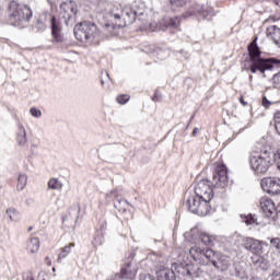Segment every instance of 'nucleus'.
Here are the masks:
<instances>
[{
  "label": "nucleus",
  "mask_w": 280,
  "mask_h": 280,
  "mask_svg": "<svg viewBox=\"0 0 280 280\" xmlns=\"http://www.w3.org/2000/svg\"><path fill=\"white\" fill-rule=\"evenodd\" d=\"M249 165L255 174H266L272 165V148L264 147L249 155Z\"/></svg>",
  "instance_id": "obj_5"
},
{
  "label": "nucleus",
  "mask_w": 280,
  "mask_h": 280,
  "mask_svg": "<svg viewBox=\"0 0 280 280\" xmlns=\"http://www.w3.org/2000/svg\"><path fill=\"white\" fill-rule=\"evenodd\" d=\"M271 159H272V163H276L277 168L279 170L280 168V150H278L276 153H273L272 151Z\"/></svg>",
  "instance_id": "obj_31"
},
{
  "label": "nucleus",
  "mask_w": 280,
  "mask_h": 280,
  "mask_svg": "<svg viewBox=\"0 0 280 280\" xmlns=\"http://www.w3.org/2000/svg\"><path fill=\"white\" fill-rule=\"evenodd\" d=\"M260 185L267 194H271V196H280L279 177H265L261 179Z\"/></svg>",
  "instance_id": "obj_14"
},
{
  "label": "nucleus",
  "mask_w": 280,
  "mask_h": 280,
  "mask_svg": "<svg viewBox=\"0 0 280 280\" xmlns=\"http://www.w3.org/2000/svg\"><path fill=\"white\" fill-rule=\"evenodd\" d=\"M148 9L145 3L141 1H135L129 7L122 8L121 4H113L107 10V19L109 23L105 24L107 27L114 30H121L132 25L135 21H141L143 30H150V32H161V22H148Z\"/></svg>",
  "instance_id": "obj_1"
},
{
  "label": "nucleus",
  "mask_w": 280,
  "mask_h": 280,
  "mask_svg": "<svg viewBox=\"0 0 280 280\" xmlns=\"http://www.w3.org/2000/svg\"><path fill=\"white\" fill-rule=\"evenodd\" d=\"M60 14L67 27L73 26L75 23V14H78V5L73 1L62 2L60 4Z\"/></svg>",
  "instance_id": "obj_11"
},
{
  "label": "nucleus",
  "mask_w": 280,
  "mask_h": 280,
  "mask_svg": "<svg viewBox=\"0 0 280 280\" xmlns=\"http://www.w3.org/2000/svg\"><path fill=\"white\" fill-rule=\"evenodd\" d=\"M52 271L56 272V267L52 268Z\"/></svg>",
  "instance_id": "obj_47"
},
{
  "label": "nucleus",
  "mask_w": 280,
  "mask_h": 280,
  "mask_svg": "<svg viewBox=\"0 0 280 280\" xmlns=\"http://www.w3.org/2000/svg\"><path fill=\"white\" fill-rule=\"evenodd\" d=\"M74 246H75V243H70L69 245L65 246V247L61 249V252H60V254H59V256H58V259H57L58 264H60V260H61V259H65V258L69 257V255L71 254V249H72Z\"/></svg>",
  "instance_id": "obj_23"
},
{
  "label": "nucleus",
  "mask_w": 280,
  "mask_h": 280,
  "mask_svg": "<svg viewBox=\"0 0 280 280\" xmlns=\"http://www.w3.org/2000/svg\"><path fill=\"white\" fill-rule=\"evenodd\" d=\"M272 80H273V84L276 85V88L280 89V72L275 74Z\"/></svg>",
  "instance_id": "obj_35"
},
{
  "label": "nucleus",
  "mask_w": 280,
  "mask_h": 280,
  "mask_svg": "<svg viewBox=\"0 0 280 280\" xmlns=\"http://www.w3.org/2000/svg\"><path fill=\"white\" fill-rule=\"evenodd\" d=\"M45 261H46L47 266H51V260H49V257H46Z\"/></svg>",
  "instance_id": "obj_42"
},
{
  "label": "nucleus",
  "mask_w": 280,
  "mask_h": 280,
  "mask_svg": "<svg viewBox=\"0 0 280 280\" xmlns=\"http://www.w3.org/2000/svg\"><path fill=\"white\" fill-rule=\"evenodd\" d=\"M270 102H269V100L266 97V96H264L262 97V106H265V108H268V106H270Z\"/></svg>",
  "instance_id": "obj_38"
},
{
  "label": "nucleus",
  "mask_w": 280,
  "mask_h": 280,
  "mask_svg": "<svg viewBox=\"0 0 280 280\" xmlns=\"http://www.w3.org/2000/svg\"><path fill=\"white\" fill-rule=\"evenodd\" d=\"M271 280H280V269H276L271 275Z\"/></svg>",
  "instance_id": "obj_37"
},
{
  "label": "nucleus",
  "mask_w": 280,
  "mask_h": 280,
  "mask_svg": "<svg viewBox=\"0 0 280 280\" xmlns=\"http://www.w3.org/2000/svg\"><path fill=\"white\" fill-rule=\"evenodd\" d=\"M106 198H113L114 207L115 209H117V211H119V213H126V211H128V207H130V202L119 197L117 190H112L109 194L106 195Z\"/></svg>",
  "instance_id": "obj_15"
},
{
  "label": "nucleus",
  "mask_w": 280,
  "mask_h": 280,
  "mask_svg": "<svg viewBox=\"0 0 280 280\" xmlns=\"http://www.w3.org/2000/svg\"><path fill=\"white\" fill-rule=\"evenodd\" d=\"M24 280H34V278L32 276H27Z\"/></svg>",
  "instance_id": "obj_43"
},
{
  "label": "nucleus",
  "mask_w": 280,
  "mask_h": 280,
  "mask_svg": "<svg viewBox=\"0 0 280 280\" xmlns=\"http://www.w3.org/2000/svg\"><path fill=\"white\" fill-rule=\"evenodd\" d=\"M48 189L60 191L62 189V182L56 177L50 178L48 180Z\"/></svg>",
  "instance_id": "obj_25"
},
{
  "label": "nucleus",
  "mask_w": 280,
  "mask_h": 280,
  "mask_svg": "<svg viewBox=\"0 0 280 280\" xmlns=\"http://www.w3.org/2000/svg\"><path fill=\"white\" fill-rule=\"evenodd\" d=\"M249 80L253 81V75H249Z\"/></svg>",
  "instance_id": "obj_45"
},
{
  "label": "nucleus",
  "mask_w": 280,
  "mask_h": 280,
  "mask_svg": "<svg viewBox=\"0 0 280 280\" xmlns=\"http://www.w3.org/2000/svg\"><path fill=\"white\" fill-rule=\"evenodd\" d=\"M270 245L272 246V248H276V250L280 253V238L279 237L270 238Z\"/></svg>",
  "instance_id": "obj_33"
},
{
  "label": "nucleus",
  "mask_w": 280,
  "mask_h": 280,
  "mask_svg": "<svg viewBox=\"0 0 280 280\" xmlns=\"http://www.w3.org/2000/svg\"><path fill=\"white\" fill-rule=\"evenodd\" d=\"M260 207L265 218H272L277 213V206L272 199L261 198L260 199Z\"/></svg>",
  "instance_id": "obj_18"
},
{
  "label": "nucleus",
  "mask_w": 280,
  "mask_h": 280,
  "mask_svg": "<svg viewBox=\"0 0 280 280\" xmlns=\"http://www.w3.org/2000/svg\"><path fill=\"white\" fill-rule=\"evenodd\" d=\"M241 218L243 219V222H245V224L247 226H250V225H255L256 226H259V221L257 220V217H255V214H242Z\"/></svg>",
  "instance_id": "obj_22"
},
{
  "label": "nucleus",
  "mask_w": 280,
  "mask_h": 280,
  "mask_svg": "<svg viewBox=\"0 0 280 280\" xmlns=\"http://www.w3.org/2000/svg\"><path fill=\"white\" fill-rule=\"evenodd\" d=\"M51 23V35L54 43H62L65 40V36L62 35V25L60 21L56 20V16L50 19Z\"/></svg>",
  "instance_id": "obj_17"
},
{
  "label": "nucleus",
  "mask_w": 280,
  "mask_h": 280,
  "mask_svg": "<svg viewBox=\"0 0 280 280\" xmlns=\"http://www.w3.org/2000/svg\"><path fill=\"white\" fill-rule=\"evenodd\" d=\"M198 132H200V129H198V127L194 128L192 137H196V135H198Z\"/></svg>",
  "instance_id": "obj_40"
},
{
  "label": "nucleus",
  "mask_w": 280,
  "mask_h": 280,
  "mask_svg": "<svg viewBox=\"0 0 280 280\" xmlns=\"http://www.w3.org/2000/svg\"><path fill=\"white\" fill-rule=\"evenodd\" d=\"M153 102H159V92H155L154 96L152 97Z\"/></svg>",
  "instance_id": "obj_39"
},
{
  "label": "nucleus",
  "mask_w": 280,
  "mask_h": 280,
  "mask_svg": "<svg viewBox=\"0 0 280 280\" xmlns=\"http://www.w3.org/2000/svg\"><path fill=\"white\" fill-rule=\"evenodd\" d=\"M176 272L177 275L187 277L188 279L198 277V273L194 269V265L189 264H173L171 269L165 266H160L159 270L156 271V277L158 280H176Z\"/></svg>",
  "instance_id": "obj_4"
},
{
  "label": "nucleus",
  "mask_w": 280,
  "mask_h": 280,
  "mask_svg": "<svg viewBox=\"0 0 280 280\" xmlns=\"http://www.w3.org/2000/svg\"><path fill=\"white\" fill-rule=\"evenodd\" d=\"M276 132L280 137V112H276L273 116Z\"/></svg>",
  "instance_id": "obj_29"
},
{
  "label": "nucleus",
  "mask_w": 280,
  "mask_h": 280,
  "mask_svg": "<svg viewBox=\"0 0 280 280\" xmlns=\"http://www.w3.org/2000/svg\"><path fill=\"white\" fill-rule=\"evenodd\" d=\"M170 3L175 5V8H183L187 3V0H170Z\"/></svg>",
  "instance_id": "obj_34"
},
{
  "label": "nucleus",
  "mask_w": 280,
  "mask_h": 280,
  "mask_svg": "<svg viewBox=\"0 0 280 280\" xmlns=\"http://www.w3.org/2000/svg\"><path fill=\"white\" fill-rule=\"evenodd\" d=\"M249 55V65L245 67L246 71H250V73L260 72L262 78H266V71H272L275 67L280 68V59L275 57L271 58H262L261 50L259 46H257V37L253 40L248 47Z\"/></svg>",
  "instance_id": "obj_3"
},
{
  "label": "nucleus",
  "mask_w": 280,
  "mask_h": 280,
  "mask_svg": "<svg viewBox=\"0 0 280 280\" xmlns=\"http://www.w3.org/2000/svg\"><path fill=\"white\" fill-rule=\"evenodd\" d=\"M267 37L273 40L276 45L280 43V28L277 25H271L267 28Z\"/></svg>",
  "instance_id": "obj_20"
},
{
  "label": "nucleus",
  "mask_w": 280,
  "mask_h": 280,
  "mask_svg": "<svg viewBox=\"0 0 280 280\" xmlns=\"http://www.w3.org/2000/svg\"><path fill=\"white\" fill-rule=\"evenodd\" d=\"M34 16L32 8L27 4L11 1L9 3V23L14 27H21L24 23H30Z\"/></svg>",
  "instance_id": "obj_6"
},
{
  "label": "nucleus",
  "mask_w": 280,
  "mask_h": 280,
  "mask_svg": "<svg viewBox=\"0 0 280 280\" xmlns=\"http://www.w3.org/2000/svg\"><path fill=\"white\" fill-rule=\"evenodd\" d=\"M16 143L18 145H25L27 143V131L21 122L18 124Z\"/></svg>",
  "instance_id": "obj_19"
},
{
  "label": "nucleus",
  "mask_w": 280,
  "mask_h": 280,
  "mask_svg": "<svg viewBox=\"0 0 280 280\" xmlns=\"http://www.w3.org/2000/svg\"><path fill=\"white\" fill-rule=\"evenodd\" d=\"M244 247L246 250H249V253H253V255H264V246L261 245V242L255 238H244Z\"/></svg>",
  "instance_id": "obj_16"
},
{
  "label": "nucleus",
  "mask_w": 280,
  "mask_h": 280,
  "mask_svg": "<svg viewBox=\"0 0 280 280\" xmlns=\"http://www.w3.org/2000/svg\"><path fill=\"white\" fill-rule=\"evenodd\" d=\"M32 229H33V228H32V226H30V228H28V232H30V231H32Z\"/></svg>",
  "instance_id": "obj_46"
},
{
  "label": "nucleus",
  "mask_w": 280,
  "mask_h": 280,
  "mask_svg": "<svg viewBox=\"0 0 280 280\" xmlns=\"http://www.w3.org/2000/svg\"><path fill=\"white\" fill-rule=\"evenodd\" d=\"M140 280H154V276L150 273H142L140 275Z\"/></svg>",
  "instance_id": "obj_36"
},
{
  "label": "nucleus",
  "mask_w": 280,
  "mask_h": 280,
  "mask_svg": "<svg viewBox=\"0 0 280 280\" xmlns=\"http://www.w3.org/2000/svg\"><path fill=\"white\" fill-rule=\"evenodd\" d=\"M27 186V175L20 174L18 178V191H23L24 187Z\"/></svg>",
  "instance_id": "obj_27"
},
{
  "label": "nucleus",
  "mask_w": 280,
  "mask_h": 280,
  "mask_svg": "<svg viewBox=\"0 0 280 280\" xmlns=\"http://www.w3.org/2000/svg\"><path fill=\"white\" fill-rule=\"evenodd\" d=\"M30 114L32 115V117H35L36 119H40V117H43V112H40V109L36 107H31Z\"/></svg>",
  "instance_id": "obj_30"
},
{
  "label": "nucleus",
  "mask_w": 280,
  "mask_h": 280,
  "mask_svg": "<svg viewBox=\"0 0 280 280\" xmlns=\"http://www.w3.org/2000/svg\"><path fill=\"white\" fill-rule=\"evenodd\" d=\"M190 256L192 259L200 264V266H213L218 268V255L213 249H205L198 245H192L189 248Z\"/></svg>",
  "instance_id": "obj_8"
},
{
  "label": "nucleus",
  "mask_w": 280,
  "mask_h": 280,
  "mask_svg": "<svg viewBox=\"0 0 280 280\" xmlns=\"http://www.w3.org/2000/svg\"><path fill=\"white\" fill-rule=\"evenodd\" d=\"M184 237L186 242L191 243L192 246H200V244H203V246H213V238L207 233L198 232V228H194L189 232H186Z\"/></svg>",
  "instance_id": "obj_10"
},
{
  "label": "nucleus",
  "mask_w": 280,
  "mask_h": 280,
  "mask_svg": "<svg viewBox=\"0 0 280 280\" xmlns=\"http://www.w3.org/2000/svg\"><path fill=\"white\" fill-rule=\"evenodd\" d=\"M187 207L190 213H195L196 215L205 217L211 212V201H207V199H202L198 195L187 199Z\"/></svg>",
  "instance_id": "obj_9"
},
{
  "label": "nucleus",
  "mask_w": 280,
  "mask_h": 280,
  "mask_svg": "<svg viewBox=\"0 0 280 280\" xmlns=\"http://www.w3.org/2000/svg\"><path fill=\"white\" fill-rule=\"evenodd\" d=\"M226 185H229V170L226 165H219L213 172L212 182L201 179L195 185V196L211 202V200H213V187L224 189Z\"/></svg>",
  "instance_id": "obj_2"
},
{
  "label": "nucleus",
  "mask_w": 280,
  "mask_h": 280,
  "mask_svg": "<svg viewBox=\"0 0 280 280\" xmlns=\"http://www.w3.org/2000/svg\"><path fill=\"white\" fill-rule=\"evenodd\" d=\"M7 218L11 220V222H19V211L14 208H9L5 211Z\"/></svg>",
  "instance_id": "obj_26"
},
{
  "label": "nucleus",
  "mask_w": 280,
  "mask_h": 280,
  "mask_svg": "<svg viewBox=\"0 0 280 280\" xmlns=\"http://www.w3.org/2000/svg\"><path fill=\"white\" fill-rule=\"evenodd\" d=\"M74 36L84 45H97L100 43V30L93 22H80L74 26Z\"/></svg>",
  "instance_id": "obj_7"
},
{
  "label": "nucleus",
  "mask_w": 280,
  "mask_h": 280,
  "mask_svg": "<svg viewBox=\"0 0 280 280\" xmlns=\"http://www.w3.org/2000/svg\"><path fill=\"white\" fill-rule=\"evenodd\" d=\"M104 244V235H102V231H96L94 235L93 246H102Z\"/></svg>",
  "instance_id": "obj_28"
},
{
  "label": "nucleus",
  "mask_w": 280,
  "mask_h": 280,
  "mask_svg": "<svg viewBox=\"0 0 280 280\" xmlns=\"http://www.w3.org/2000/svg\"><path fill=\"white\" fill-rule=\"evenodd\" d=\"M187 16H201V19H207L209 21L211 16H213V8L195 3L190 7L187 13L184 14V19H187Z\"/></svg>",
  "instance_id": "obj_12"
},
{
  "label": "nucleus",
  "mask_w": 280,
  "mask_h": 280,
  "mask_svg": "<svg viewBox=\"0 0 280 280\" xmlns=\"http://www.w3.org/2000/svg\"><path fill=\"white\" fill-rule=\"evenodd\" d=\"M180 30V18L179 16H164L160 21V31L171 32L172 34Z\"/></svg>",
  "instance_id": "obj_13"
},
{
  "label": "nucleus",
  "mask_w": 280,
  "mask_h": 280,
  "mask_svg": "<svg viewBox=\"0 0 280 280\" xmlns=\"http://www.w3.org/2000/svg\"><path fill=\"white\" fill-rule=\"evenodd\" d=\"M94 1H97V0H90L91 3H94Z\"/></svg>",
  "instance_id": "obj_44"
},
{
  "label": "nucleus",
  "mask_w": 280,
  "mask_h": 280,
  "mask_svg": "<svg viewBox=\"0 0 280 280\" xmlns=\"http://www.w3.org/2000/svg\"><path fill=\"white\" fill-rule=\"evenodd\" d=\"M240 102H241V104H242L243 106H247V104H248V103L245 102L244 98H240Z\"/></svg>",
  "instance_id": "obj_41"
},
{
  "label": "nucleus",
  "mask_w": 280,
  "mask_h": 280,
  "mask_svg": "<svg viewBox=\"0 0 280 280\" xmlns=\"http://www.w3.org/2000/svg\"><path fill=\"white\" fill-rule=\"evenodd\" d=\"M27 252L31 253V255H34V253H38L40 248V241L38 237H33L27 242L26 245Z\"/></svg>",
  "instance_id": "obj_21"
},
{
  "label": "nucleus",
  "mask_w": 280,
  "mask_h": 280,
  "mask_svg": "<svg viewBox=\"0 0 280 280\" xmlns=\"http://www.w3.org/2000/svg\"><path fill=\"white\" fill-rule=\"evenodd\" d=\"M252 262L256 268H261L262 270H266V262H264V258L261 257V254H254L252 256Z\"/></svg>",
  "instance_id": "obj_24"
},
{
  "label": "nucleus",
  "mask_w": 280,
  "mask_h": 280,
  "mask_svg": "<svg viewBox=\"0 0 280 280\" xmlns=\"http://www.w3.org/2000/svg\"><path fill=\"white\" fill-rule=\"evenodd\" d=\"M106 73V75H107V78H108V72H105Z\"/></svg>",
  "instance_id": "obj_48"
},
{
  "label": "nucleus",
  "mask_w": 280,
  "mask_h": 280,
  "mask_svg": "<svg viewBox=\"0 0 280 280\" xmlns=\"http://www.w3.org/2000/svg\"><path fill=\"white\" fill-rule=\"evenodd\" d=\"M116 100L118 104H128V102H130V96L128 94H121Z\"/></svg>",
  "instance_id": "obj_32"
}]
</instances>
